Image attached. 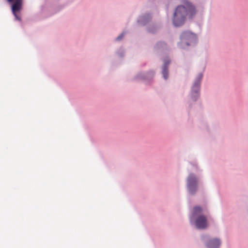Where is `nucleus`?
Listing matches in <instances>:
<instances>
[{
	"mask_svg": "<svg viewBox=\"0 0 248 248\" xmlns=\"http://www.w3.org/2000/svg\"><path fill=\"white\" fill-rule=\"evenodd\" d=\"M166 46V44L164 42H159L156 46L158 48H160L161 47H163Z\"/></svg>",
	"mask_w": 248,
	"mask_h": 248,
	"instance_id": "9",
	"label": "nucleus"
},
{
	"mask_svg": "<svg viewBox=\"0 0 248 248\" xmlns=\"http://www.w3.org/2000/svg\"><path fill=\"white\" fill-rule=\"evenodd\" d=\"M187 182L189 192L191 194H194L197 189V183L195 176L193 174H189L187 178Z\"/></svg>",
	"mask_w": 248,
	"mask_h": 248,
	"instance_id": "5",
	"label": "nucleus"
},
{
	"mask_svg": "<svg viewBox=\"0 0 248 248\" xmlns=\"http://www.w3.org/2000/svg\"><path fill=\"white\" fill-rule=\"evenodd\" d=\"M182 3L176 7L174 13L173 23L176 27L182 26L186 17L192 18L197 12L195 6L187 0H183Z\"/></svg>",
	"mask_w": 248,
	"mask_h": 248,
	"instance_id": "1",
	"label": "nucleus"
},
{
	"mask_svg": "<svg viewBox=\"0 0 248 248\" xmlns=\"http://www.w3.org/2000/svg\"><path fill=\"white\" fill-rule=\"evenodd\" d=\"M220 241L218 239H213L207 243L206 246L208 248H218L220 245Z\"/></svg>",
	"mask_w": 248,
	"mask_h": 248,
	"instance_id": "7",
	"label": "nucleus"
},
{
	"mask_svg": "<svg viewBox=\"0 0 248 248\" xmlns=\"http://www.w3.org/2000/svg\"><path fill=\"white\" fill-rule=\"evenodd\" d=\"M7 1L12 4V11L16 19L21 21V17L17 15V12L22 9L23 0H7Z\"/></svg>",
	"mask_w": 248,
	"mask_h": 248,
	"instance_id": "4",
	"label": "nucleus"
},
{
	"mask_svg": "<svg viewBox=\"0 0 248 248\" xmlns=\"http://www.w3.org/2000/svg\"><path fill=\"white\" fill-rule=\"evenodd\" d=\"M124 35V33H122L121 35H120L119 36H118L117 37L116 40H117V41L120 40L123 37Z\"/></svg>",
	"mask_w": 248,
	"mask_h": 248,
	"instance_id": "10",
	"label": "nucleus"
},
{
	"mask_svg": "<svg viewBox=\"0 0 248 248\" xmlns=\"http://www.w3.org/2000/svg\"><path fill=\"white\" fill-rule=\"evenodd\" d=\"M180 39L181 41L180 44V47L184 48L183 44H186L187 46H189L196 41L197 37L195 34L190 31H184L182 33Z\"/></svg>",
	"mask_w": 248,
	"mask_h": 248,
	"instance_id": "3",
	"label": "nucleus"
},
{
	"mask_svg": "<svg viewBox=\"0 0 248 248\" xmlns=\"http://www.w3.org/2000/svg\"><path fill=\"white\" fill-rule=\"evenodd\" d=\"M202 211V209L201 207L198 206L194 207L190 218V221L195 218V224L196 228L199 229H204L208 226L206 217L204 215H200Z\"/></svg>",
	"mask_w": 248,
	"mask_h": 248,
	"instance_id": "2",
	"label": "nucleus"
},
{
	"mask_svg": "<svg viewBox=\"0 0 248 248\" xmlns=\"http://www.w3.org/2000/svg\"><path fill=\"white\" fill-rule=\"evenodd\" d=\"M202 78V75L200 74L196 80L192 88V93L193 96H198L199 94L200 83Z\"/></svg>",
	"mask_w": 248,
	"mask_h": 248,
	"instance_id": "6",
	"label": "nucleus"
},
{
	"mask_svg": "<svg viewBox=\"0 0 248 248\" xmlns=\"http://www.w3.org/2000/svg\"><path fill=\"white\" fill-rule=\"evenodd\" d=\"M162 74H163L164 78L167 79L168 77V70L166 67H164V68L163 70V72H162Z\"/></svg>",
	"mask_w": 248,
	"mask_h": 248,
	"instance_id": "8",
	"label": "nucleus"
}]
</instances>
